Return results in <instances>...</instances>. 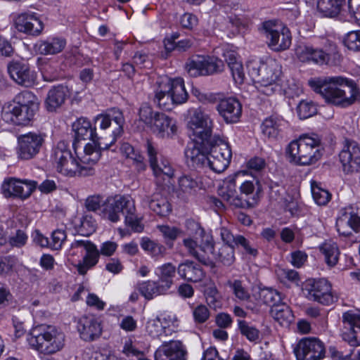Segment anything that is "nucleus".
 <instances>
[{
	"label": "nucleus",
	"instance_id": "nucleus-1",
	"mask_svg": "<svg viewBox=\"0 0 360 360\" xmlns=\"http://www.w3.org/2000/svg\"><path fill=\"white\" fill-rule=\"evenodd\" d=\"M124 118L118 109H112L105 114H100L94 119V126L86 117H80L72 124L75 141L73 148L77 150V144L80 141L90 140L88 143L98 150L108 149L123 132Z\"/></svg>",
	"mask_w": 360,
	"mask_h": 360
},
{
	"label": "nucleus",
	"instance_id": "nucleus-2",
	"mask_svg": "<svg viewBox=\"0 0 360 360\" xmlns=\"http://www.w3.org/2000/svg\"><path fill=\"white\" fill-rule=\"evenodd\" d=\"M51 158L56 171L63 175L85 177L95 174L100 154L94 146L86 144L83 153L75 156L65 142L60 141L53 148Z\"/></svg>",
	"mask_w": 360,
	"mask_h": 360
},
{
	"label": "nucleus",
	"instance_id": "nucleus-3",
	"mask_svg": "<svg viewBox=\"0 0 360 360\" xmlns=\"http://www.w3.org/2000/svg\"><path fill=\"white\" fill-rule=\"evenodd\" d=\"M85 207L91 212L102 208L103 217L112 222L118 221L120 214H122L125 217V224L132 230L140 233L143 229L136 214L134 201L129 195L108 197L105 200L100 195L89 196L85 200Z\"/></svg>",
	"mask_w": 360,
	"mask_h": 360
},
{
	"label": "nucleus",
	"instance_id": "nucleus-4",
	"mask_svg": "<svg viewBox=\"0 0 360 360\" xmlns=\"http://www.w3.org/2000/svg\"><path fill=\"white\" fill-rule=\"evenodd\" d=\"M308 84L327 103L338 106L350 105L360 96L355 82L341 76L314 77Z\"/></svg>",
	"mask_w": 360,
	"mask_h": 360
},
{
	"label": "nucleus",
	"instance_id": "nucleus-5",
	"mask_svg": "<svg viewBox=\"0 0 360 360\" xmlns=\"http://www.w3.org/2000/svg\"><path fill=\"white\" fill-rule=\"evenodd\" d=\"M326 143L316 133L304 134L298 140L291 141L285 153L290 162L300 165L315 164L321 159Z\"/></svg>",
	"mask_w": 360,
	"mask_h": 360
},
{
	"label": "nucleus",
	"instance_id": "nucleus-6",
	"mask_svg": "<svg viewBox=\"0 0 360 360\" xmlns=\"http://www.w3.org/2000/svg\"><path fill=\"white\" fill-rule=\"evenodd\" d=\"M202 145L209 153L211 170L216 173L224 172L229 165L232 157L229 143L219 135H214Z\"/></svg>",
	"mask_w": 360,
	"mask_h": 360
},
{
	"label": "nucleus",
	"instance_id": "nucleus-7",
	"mask_svg": "<svg viewBox=\"0 0 360 360\" xmlns=\"http://www.w3.org/2000/svg\"><path fill=\"white\" fill-rule=\"evenodd\" d=\"M247 69L252 79L264 86L273 85L281 75V66L273 59L266 62L250 60L247 63Z\"/></svg>",
	"mask_w": 360,
	"mask_h": 360
},
{
	"label": "nucleus",
	"instance_id": "nucleus-8",
	"mask_svg": "<svg viewBox=\"0 0 360 360\" xmlns=\"http://www.w3.org/2000/svg\"><path fill=\"white\" fill-rule=\"evenodd\" d=\"M263 30L269 46L274 51L288 49L291 44V34L289 29L283 23L269 20L263 22Z\"/></svg>",
	"mask_w": 360,
	"mask_h": 360
},
{
	"label": "nucleus",
	"instance_id": "nucleus-9",
	"mask_svg": "<svg viewBox=\"0 0 360 360\" xmlns=\"http://www.w3.org/2000/svg\"><path fill=\"white\" fill-rule=\"evenodd\" d=\"M221 60L208 56L198 55L188 59L185 70L193 77L207 76L220 72L223 70Z\"/></svg>",
	"mask_w": 360,
	"mask_h": 360
},
{
	"label": "nucleus",
	"instance_id": "nucleus-10",
	"mask_svg": "<svg viewBox=\"0 0 360 360\" xmlns=\"http://www.w3.org/2000/svg\"><path fill=\"white\" fill-rule=\"evenodd\" d=\"M188 127L193 136V141L198 143H203L212 138L213 122L209 115L200 108L194 109L188 122Z\"/></svg>",
	"mask_w": 360,
	"mask_h": 360
},
{
	"label": "nucleus",
	"instance_id": "nucleus-11",
	"mask_svg": "<svg viewBox=\"0 0 360 360\" xmlns=\"http://www.w3.org/2000/svg\"><path fill=\"white\" fill-rule=\"evenodd\" d=\"M336 228L340 235L347 236L352 231H360V203H355L340 210L336 220Z\"/></svg>",
	"mask_w": 360,
	"mask_h": 360
},
{
	"label": "nucleus",
	"instance_id": "nucleus-12",
	"mask_svg": "<svg viewBox=\"0 0 360 360\" xmlns=\"http://www.w3.org/2000/svg\"><path fill=\"white\" fill-rule=\"evenodd\" d=\"M186 163L191 169L198 172L211 170V161L209 153L201 143L193 141L187 145L185 151Z\"/></svg>",
	"mask_w": 360,
	"mask_h": 360
},
{
	"label": "nucleus",
	"instance_id": "nucleus-13",
	"mask_svg": "<svg viewBox=\"0 0 360 360\" xmlns=\"http://www.w3.org/2000/svg\"><path fill=\"white\" fill-rule=\"evenodd\" d=\"M341 336L351 346L360 345V310H348L342 314Z\"/></svg>",
	"mask_w": 360,
	"mask_h": 360
},
{
	"label": "nucleus",
	"instance_id": "nucleus-14",
	"mask_svg": "<svg viewBox=\"0 0 360 360\" xmlns=\"http://www.w3.org/2000/svg\"><path fill=\"white\" fill-rule=\"evenodd\" d=\"M303 290L306 297L310 300L324 305H329L333 302L334 297L331 294V285L325 278L307 280Z\"/></svg>",
	"mask_w": 360,
	"mask_h": 360
},
{
	"label": "nucleus",
	"instance_id": "nucleus-15",
	"mask_svg": "<svg viewBox=\"0 0 360 360\" xmlns=\"http://www.w3.org/2000/svg\"><path fill=\"white\" fill-rule=\"evenodd\" d=\"M297 360H321L325 356L324 344L316 338L301 339L294 349Z\"/></svg>",
	"mask_w": 360,
	"mask_h": 360
},
{
	"label": "nucleus",
	"instance_id": "nucleus-16",
	"mask_svg": "<svg viewBox=\"0 0 360 360\" xmlns=\"http://www.w3.org/2000/svg\"><path fill=\"white\" fill-rule=\"evenodd\" d=\"M37 185V183L34 181L10 177L4 179L1 185V191L6 198L13 197L25 200L30 196Z\"/></svg>",
	"mask_w": 360,
	"mask_h": 360
},
{
	"label": "nucleus",
	"instance_id": "nucleus-17",
	"mask_svg": "<svg viewBox=\"0 0 360 360\" xmlns=\"http://www.w3.org/2000/svg\"><path fill=\"white\" fill-rule=\"evenodd\" d=\"M7 70L10 77L18 85L31 87L37 84V74L27 63L12 61L8 64Z\"/></svg>",
	"mask_w": 360,
	"mask_h": 360
},
{
	"label": "nucleus",
	"instance_id": "nucleus-18",
	"mask_svg": "<svg viewBox=\"0 0 360 360\" xmlns=\"http://www.w3.org/2000/svg\"><path fill=\"white\" fill-rule=\"evenodd\" d=\"M339 158L345 172H360V146L356 141L347 140Z\"/></svg>",
	"mask_w": 360,
	"mask_h": 360
},
{
	"label": "nucleus",
	"instance_id": "nucleus-19",
	"mask_svg": "<svg viewBox=\"0 0 360 360\" xmlns=\"http://www.w3.org/2000/svg\"><path fill=\"white\" fill-rule=\"evenodd\" d=\"M44 142L41 134L28 133L18 138V155L21 159L29 160L39 151Z\"/></svg>",
	"mask_w": 360,
	"mask_h": 360
},
{
	"label": "nucleus",
	"instance_id": "nucleus-20",
	"mask_svg": "<svg viewBox=\"0 0 360 360\" xmlns=\"http://www.w3.org/2000/svg\"><path fill=\"white\" fill-rule=\"evenodd\" d=\"M149 128L162 139H172L177 134L176 120L164 112H156Z\"/></svg>",
	"mask_w": 360,
	"mask_h": 360
},
{
	"label": "nucleus",
	"instance_id": "nucleus-21",
	"mask_svg": "<svg viewBox=\"0 0 360 360\" xmlns=\"http://www.w3.org/2000/svg\"><path fill=\"white\" fill-rule=\"evenodd\" d=\"M39 108L32 110L30 107L22 108L17 105L10 104L4 108L2 117L7 122H11L19 125L27 124L34 117Z\"/></svg>",
	"mask_w": 360,
	"mask_h": 360
},
{
	"label": "nucleus",
	"instance_id": "nucleus-22",
	"mask_svg": "<svg viewBox=\"0 0 360 360\" xmlns=\"http://www.w3.org/2000/svg\"><path fill=\"white\" fill-rule=\"evenodd\" d=\"M216 109L227 124L236 123L242 114L240 103L233 97L221 99L217 104Z\"/></svg>",
	"mask_w": 360,
	"mask_h": 360
},
{
	"label": "nucleus",
	"instance_id": "nucleus-23",
	"mask_svg": "<svg viewBox=\"0 0 360 360\" xmlns=\"http://www.w3.org/2000/svg\"><path fill=\"white\" fill-rule=\"evenodd\" d=\"M186 347L179 340L164 342L155 352V360H186Z\"/></svg>",
	"mask_w": 360,
	"mask_h": 360
},
{
	"label": "nucleus",
	"instance_id": "nucleus-24",
	"mask_svg": "<svg viewBox=\"0 0 360 360\" xmlns=\"http://www.w3.org/2000/svg\"><path fill=\"white\" fill-rule=\"evenodd\" d=\"M15 23L19 32L32 35H38L44 28L42 20L38 14L33 12H26L18 15Z\"/></svg>",
	"mask_w": 360,
	"mask_h": 360
},
{
	"label": "nucleus",
	"instance_id": "nucleus-25",
	"mask_svg": "<svg viewBox=\"0 0 360 360\" xmlns=\"http://www.w3.org/2000/svg\"><path fill=\"white\" fill-rule=\"evenodd\" d=\"M77 330L80 337L85 341H93L98 338L102 332L101 323L93 316H84L77 323Z\"/></svg>",
	"mask_w": 360,
	"mask_h": 360
},
{
	"label": "nucleus",
	"instance_id": "nucleus-26",
	"mask_svg": "<svg viewBox=\"0 0 360 360\" xmlns=\"http://www.w3.org/2000/svg\"><path fill=\"white\" fill-rule=\"evenodd\" d=\"M297 56L302 62H313L318 65L327 64L330 55L322 49L310 46H300L296 50Z\"/></svg>",
	"mask_w": 360,
	"mask_h": 360
},
{
	"label": "nucleus",
	"instance_id": "nucleus-27",
	"mask_svg": "<svg viewBox=\"0 0 360 360\" xmlns=\"http://www.w3.org/2000/svg\"><path fill=\"white\" fill-rule=\"evenodd\" d=\"M177 273L182 278L193 283L201 281L205 277V272L201 266L188 260L179 265Z\"/></svg>",
	"mask_w": 360,
	"mask_h": 360
},
{
	"label": "nucleus",
	"instance_id": "nucleus-28",
	"mask_svg": "<svg viewBox=\"0 0 360 360\" xmlns=\"http://www.w3.org/2000/svg\"><path fill=\"white\" fill-rule=\"evenodd\" d=\"M27 340L30 348L36 351L39 357L43 359L45 356V325L39 323L33 326Z\"/></svg>",
	"mask_w": 360,
	"mask_h": 360
},
{
	"label": "nucleus",
	"instance_id": "nucleus-29",
	"mask_svg": "<svg viewBox=\"0 0 360 360\" xmlns=\"http://www.w3.org/2000/svg\"><path fill=\"white\" fill-rule=\"evenodd\" d=\"M146 153L151 169L155 176L164 175L171 178L174 174V171L169 162H167V167H162L158 162V151L153 144L148 141L146 144Z\"/></svg>",
	"mask_w": 360,
	"mask_h": 360
},
{
	"label": "nucleus",
	"instance_id": "nucleus-30",
	"mask_svg": "<svg viewBox=\"0 0 360 360\" xmlns=\"http://www.w3.org/2000/svg\"><path fill=\"white\" fill-rule=\"evenodd\" d=\"M65 345V334L58 328L46 326V354L60 351Z\"/></svg>",
	"mask_w": 360,
	"mask_h": 360
},
{
	"label": "nucleus",
	"instance_id": "nucleus-31",
	"mask_svg": "<svg viewBox=\"0 0 360 360\" xmlns=\"http://www.w3.org/2000/svg\"><path fill=\"white\" fill-rule=\"evenodd\" d=\"M214 241L212 236H207L205 238L200 240L198 247L194 251L193 256L197 259L201 264L212 266L213 262L210 258V255L214 253Z\"/></svg>",
	"mask_w": 360,
	"mask_h": 360
},
{
	"label": "nucleus",
	"instance_id": "nucleus-32",
	"mask_svg": "<svg viewBox=\"0 0 360 360\" xmlns=\"http://www.w3.org/2000/svg\"><path fill=\"white\" fill-rule=\"evenodd\" d=\"M149 208L160 217H166L172 212L167 198L160 193H155L146 200Z\"/></svg>",
	"mask_w": 360,
	"mask_h": 360
},
{
	"label": "nucleus",
	"instance_id": "nucleus-33",
	"mask_svg": "<svg viewBox=\"0 0 360 360\" xmlns=\"http://www.w3.org/2000/svg\"><path fill=\"white\" fill-rule=\"evenodd\" d=\"M200 180L194 173H183L178 178L179 191L186 195H193L200 187Z\"/></svg>",
	"mask_w": 360,
	"mask_h": 360
},
{
	"label": "nucleus",
	"instance_id": "nucleus-34",
	"mask_svg": "<svg viewBox=\"0 0 360 360\" xmlns=\"http://www.w3.org/2000/svg\"><path fill=\"white\" fill-rule=\"evenodd\" d=\"M165 84V90L170 92L176 104H181L187 100L188 94L185 89L184 80L181 78H176Z\"/></svg>",
	"mask_w": 360,
	"mask_h": 360
},
{
	"label": "nucleus",
	"instance_id": "nucleus-35",
	"mask_svg": "<svg viewBox=\"0 0 360 360\" xmlns=\"http://www.w3.org/2000/svg\"><path fill=\"white\" fill-rule=\"evenodd\" d=\"M137 289L141 295L148 300L160 295L165 294L167 291L158 281H147L140 283L138 284Z\"/></svg>",
	"mask_w": 360,
	"mask_h": 360
},
{
	"label": "nucleus",
	"instance_id": "nucleus-36",
	"mask_svg": "<svg viewBox=\"0 0 360 360\" xmlns=\"http://www.w3.org/2000/svg\"><path fill=\"white\" fill-rule=\"evenodd\" d=\"M236 190L235 181L233 179L229 181L226 191L224 189L221 191V195L224 200L230 202L233 204L236 207H254V203L255 202V199L254 198L253 202H250L249 200H242L240 198L236 197Z\"/></svg>",
	"mask_w": 360,
	"mask_h": 360
},
{
	"label": "nucleus",
	"instance_id": "nucleus-37",
	"mask_svg": "<svg viewBox=\"0 0 360 360\" xmlns=\"http://www.w3.org/2000/svg\"><path fill=\"white\" fill-rule=\"evenodd\" d=\"M66 88L62 85L50 89L46 98V110L53 111L65 101Z\"/></svg>",
	"mask_w": 360,
	"mask_h": 360
},
{
	"label": "nucleus",
	"instance_id": "nucleus-38",
	"mask_svg": "<svg viewBox=\"0 0 360 360\" xmlns=\"http://www.w3.org/2000/svg\"><path fill=\"white\" fill-rule=\"evenodd\" d=\"M319 249L329 267H333L338 264L340 252L336 243L330 240L325 242Z\"/></svg>",
	"mask_w": 360,
	"mask_h": 360
},
{
	"label": "nucleus",
	"instance_id": "nucleus-39",
	"mask_svg": "<svg viewBox=\"0 0 360 360\" xmlns=\"http://www.w3.org/2000/svg\"><path fill=\"white\" fill-rule=\"evenodd\" d=\"M88 252L83 257L82 263L77 265V271L79 274L84 275L87 271L94 266L98 262L100 257L99 250L96 245H91L87 247Z\"/></svg>",
	"mask_w": 360,
	"mask_h": 360
},
{
	"label": "nucleus",
	"instance_id": "nucleus-40",
	"mask_svg": "<svg viewBox=\"0 0 360 360\" xmlns=\"http://www.w3.org/2000/svg\"><path fill=\"white\" fill-rule=\"evenodd\" d=\"M213 255L217 262L226 266L232 265L236 260L235 249L231 245H220L217 250L214 247Z\"/></svg>",
	"mask_w": 360,
	"mask_h": 360
},
{
	"label": "nucleus",
	"instance_id": "nucleus-41",
	"mask_svg": "<svg viewBox=\"0 0 360 360\" xmlns=\"http://www.w3.org/2000/svg\"><path fill=\"white\" fill-rule=\"evenodd\" d=\"M345 0H319L317 8L324 16L335 18L340 13L341 7Z\"/></svg>",
	"mask_w": 360,
	"mask_h": 360
},
{
	"label": "nucleus",
	"instance_id": "nucleus-42",
	"mask_svg": "<svg viewBox=\"0 0 360 360\" xmlns=\"http://www.w3.org/2000/svg\"><path fill=\"white\" fill-rule=\"evenodd\" d=\"M284 120L278 116H270L266 118L262 124V133L272 139H276L281 131V127Z\"/></svg>",
	"mask_w": 360,
	"mask_h": 360
},
{
	"label": "nucleus",
	"instance_id": "nucleus-43",
	"mask_svg": "<svg viewBox=\"0 0 360 360\" xmlns=\"http://www.w3.org/2000/svg\"><path fill=\"white\" fill-rule=\"evenodd\" d=\"M271 314L281 325H288L294 319L290 308L283 302L271 309Z\"/></svg>",
	"mask_w": 360,
	"mask_h": 360
},
{
	"label": "nucleus",
	"instance_id": "nucleus-44",
	"mask_svg": "<svg viewBox=\"0 0 360 360\" xmlns=\"http://www.w3.org/2000/svg\"><path fill=\"white\" fill-rule=\"evenodd\" d=\"M176 267L172 263H167L158 268V281L168 290L173 284Z\"/></svg>",
	"mask_w": 360,
	"mask_h": 360
},
{
	"label": "nucleus",
	"instance_id": "nucleus-45",
	"mask_svg": "<svg viewBox=\"0 0 360 360\" xmlns=\"http://www.w3.org/2000/svg\"><path fill=\"white\" fill-rule=\"evenodd\" d=\"M154 102L163 110H169L172 106L175 103L173 98L169 91L165 90V84L160 86L155 91Z\"/></svg>",
	"mask_w": 360,
	"mask_h": 360
},
{
	"label": "nucleus",
	"instance_id": "nucleus-46",
	"mask_svg": "<svg viewBox=\"0 0 360 360\" xmlns=\"http://www.w3.org/2000/svg\"><path fill=\"white\" fill-rule=\"evenodd\" d=\"M13 104L22 108L28 106L30 110L35 108H39L37 98L30 91H22L18 94L13 98Z\"/></svg>",
	"mask_w": 360,
	"mask_h": 360
},
{
	"label": "nucleus",
	"instance_id": "nucleus-47",
	"mask_svg": "<svg viewBox=\"0 0 360 360\" xmlns=\"http://www.w3.org/2000/svg\"><path fill=\"white\" fill-rule=\"evenodd\" d=\"M238 329L242 335L250 342H258L260 340V331L255 326L250 325L244 320L238 321Z\"/></svg>",
	"mask_w": 360,
	"mask_h": 360
},
{
	"label": "nucleus",
	"instance_id": "nucleus-48",
	"mask_svg": "<svg viewBox=\"0 0 360 360\" xmlns=\"http://www.w3.org/2000/svg\"><path fill=\"white\" fill-rule=\"evenodd\" d=\"M259 298L261 301L272 307L278 305L282 302V297L280 292L272 288H264L259 291Z\"/></svg>",
	"mask_w": 360,
	"mask_h": 360
},
{
	"label": "nucleus",
	"instance_id": "nucleus-49",
	"mask_svg": "<svg viewBox=\"0 0 360 360\" xmlns=\"http://www.w3.org/2000/svg\"><path fill=\"white\" fill-rule=\"evenodd\" d=\"M227 285L231 288L236 298L241 301H248L250 298V294L243 281L238 279L229 280Z\"/></svg>",
	"mask_w": 360,
	"mask_h": 360
},
{
	"label": "nucleus",
	"instance_id": "nucleus-50",
	"mask_svg": "<svg viewBox=\"0 0 360 360\" xmlns=\"http://www.w3.org/2000/svg\"><path fill=\"white\" fill-rule=\"evenodd\" d=\"M141 248L148 252L154 257H162L166 252V248L148 238H143L141 242Z\"/></svg>",
	"mask_w": 360,
	"mask_h": 360
},
{
	"label": "nucleus",
	"instance_id": "nucleus-51",
	"mask_svg": "<svg viewBox=\"0 0 360 360\" xmlns=\"http://www.w3.org/2000/svg\"><path fill=\"white\" fill-rule=\"evenodd\" d=\"M241 248L245 255L255 257L258 255V250L255 244L243 235L238 234L234 248Z\"/></svg>",
	"mask_w": 360,
	"mask_h": 360
},
{
	"label": "nucleus",
	"instance_id": "nucleus-52",
	"mask_svg": "<svg viewBox=\"0 0 360 360\" xmlns=\"http://www.w3.org/2000/svg\"><path fill=\"white\" fill-rule=\"evenodd\" d=\"M67 236L65 230L56 229L52 232L50 240L46 238V248L55 250H60Z\"/></svg>",
	"mask_w": 360,
	"mask_h": 360
},
{
	"label": "nucleus",
	"instance_id": "nucleus-53",
	"mask_svg": "<svg viewBox=\"0 0 360 360\" xmlns=\"http://www.w3.org/2000/svg\"><path fill=\"white\" fill-rule=\"evenodd\" d=\"M240 190L242 194H245V195H252L253 197L252 198V202H253L254 198L255 199V202L254 205L257 203V200L258 198V193L261 191V187L259 183L257 180L254 179L253 181H244L240 186Z\"/></svg>",
	"mask_w": 360,
	"mask_h": 360
},
{
	"label": "nucleus",
	"instance_id": "nucleus-54",
	"mask_svg": "<svg viewBox=\"0 0 360 360\" xmlns=\"http://www.w3.org/2000/svg\"><path fill=\"white\" fill-rule=\"evenodd\" d=\"M186 226L188 234L195 240L200 239L202 240L203 238H205L207 236H211L209 233H206L200 223L193 219L186 220Z\"/></svg>",
	"mask_w": 360,
	"mask_h": 360
},
{
	"label": "nucleus",
	"instance_id": "nucleus-55",
	"mask_svg": "<svg viewBox=\"0 0 360 360\" xmlns=\"http://www.w3.org/2000/svg\"><path fill=\"white\" fill-rule=\"evenodd\" d=\"M297 115L301 120H305L317 112L316 105L311 101H302L297 107Z\"/></svg>",
	"mask_w": 360,
	"mask_h": 360
},
{
	"label": "nucleus",
	"instance_id": "nucleus-56",
	"mask_svg": "<svg viewBox=\"0 0 360 360\" xmlns=\"http://www.w3.org/2000/svg\"><path fill=\"white\" fill-rule=\"evenodd\" d=\"M342 42L349 50L360 51V30L351 31L347 33Z\"/></svg>",
	"mask_w": 360,
	"mask_h": 360
},
{
	"label": "nucleus",
	"instance_id": "nucleus-57",
	"mask_svg": "<svg viewBox=\"0 0 360 360\" xmlns=\"http://www.w3.org/2000/svg\"><path fill=\"white\" fill-rule=\"evenodd\" d=\"M96 223L91 216L86 214L81 218L78 229L81 235L89 236L96 231Z\"/></svg>",
	"mask_w": 360,
	"mask_h": 360
},
{
	"label": "nucleus",
	"instance_id": "nucleus-58",
	"mask_svg": "<svg viewBox=\"0 0 360 360\" xmlns=\"http://www.w3.org/2000/svg\"><path fill=\"white\" fill-rule=\"evenodd\" d=\"M157 111H154L153 108L147 103H142L139 109V120L143 122L148 127L153 121Z\"/></svg>",
	"mask_w": 360,
	"mask_h": 360
},
{
	"label": "nucleus",
	"instance_id": "nucleus-59",
	"mask_svg": "<svg viewBox=\"0 0 360 360\" xmlns=\"http://www.w3.org/2000/svg\"><path fill=\"white\" fill-rule=\"evenodd\" d=\"M158 229L167 240L166 243L170 246H172V242L175 240L181 233L179 229L167 225L158 226Z\"/></svg>",
	"mask_w": 360,
	"mask_h": 360
},
{
	"label": "nucleus",
	"instance_id": "nucleus-60",
	"mask_svg": "<svg viewBox=\"0 0 360 360\" xmlns=\"http://www.w3.org/2000/svg\"><path fill=\"white\" fill-rule=\"evenodd\" d=\"M312 196L316 204L319 205H325L330 200L331 195L325 189L320 188L318 186H311Z\"/></svg>",
	"mask_w": 360,
	"mask_h": 360
},
{
	"label": "nucleus",
	"instance_id": "nucleus-61",
	"mask_svg": "<svg viewBox=\"0 0 360 360\" xmlns=\"http://www.w3.org/2000/svg\"><path fill=\"white\" fill-rule=\"evenodd\" d=\"M66 45V41L61 37H53L46 41V54H56L61 52Z\"/></svg>",
	"mask_w": 360,
	"mask_h": 360
},
{
	"label": "nucleus",
	"instance_id": "nucleus-62",
	"mask_svg": "<svg viewBox=\"0 0 360 360\" xmlns=\"http://www.w3.org/2000/svg\"><path fill=\"white\" fill-rule=\"evenodd\" d=\"M345 20L360 25V0H349V18Z\"/></svg>",
	"mask_w": 360,
	"mask_h": 360
},
{
	"label": "nucleus",
	"instance_id": "nucleus-63",
	"mask_svg": "<svg viewBox=\"0 0 360 360\" xmlns=\"http://www.w3.org/2000/svg\"><path fill=\"white\" fill-rule=\"evenodd\" d=\"M222 245H227L234 247V244L238 237V234H233L230 229L225 226H221L217 229Z\"/></svg>",
	"mask_w": 360,
	"mask_h": 360
},
{
	"label": "nucleus",
	"instance_id": "nucleus-64",
	"mask_svg": "<svg viewBox=\"0 0 360 360\" xmlns=\"http://www.w3.org/2000/svg\"><path fill=\"white\" fill-rule=\"evenodd\" d=\"M194 320L196 323H205L210 317V311L205 305L197 306L193 311Z\"/></svg>",
	"mask_w": 360,
	"mask_h": 360
}]
</instances>
